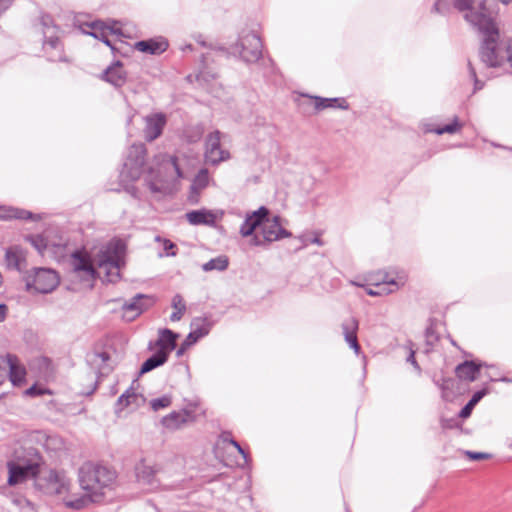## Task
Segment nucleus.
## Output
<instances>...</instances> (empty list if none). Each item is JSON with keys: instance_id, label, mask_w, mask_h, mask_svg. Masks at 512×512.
Instances as JSON below:
<instances>
[{"instance_id": "13", "label": "nucleus", "mask_w": 512, "mask_h": 512, "mask_svg": "<svg viewBox=\"0 0 512 512\" xmlns=\"http://www.w3.org/2000/svg\"><path fill=\"white\" fill-rule=\"evenodd\" d=\"M90 30L84 31L85 34L93 36L96 39L101 40L107 46L113 48L111 44L110 37L115 36L119 37L121 35V30L119 28V23L116 21H112L110 23H105L102 21H95L87 25Z\"/></svg>"}, {"instance_id": "56", "label": "nucleus", "mask_w": 512, "mask_h": 512, "mask_svg": "<svg viewBox=\"0 0 512 512\" xmlns=\"http://www.w3.org/2000/svg\"><path fill=\"white\" fill-rule=\"evenodd\" d=\"M366 292L370 296H374V297L375 296H380V293L376 291L375 287L374 288H367Z\"/></svg>"}, {"instance_id": "26", "label": "nucleus", "mask_w": 512, "mask_h": 512, "mask_svg": "<svg viewBox=\"0 0 512 512\" xmlns=\"http://www.w3.org/2000/svg\"><path fill=\"white\" fill-rule=\"evenodd\" d=\"M167 47L168 43L163 38L139 41L135 44V48L138 51L149 54H160L164 52L167 49Z\"/></svg>"}, {"instance_id": "52", "label": "nucleus", "mask_w": 512, "mask_h": 512, "mask_svg": "<svg viewBox=\"0 0 512 512\" xmlns=\"http://www.w3.org/2000/svg\"><path fill=\"white\" fill-rule=\"evenodd\" d=\"M59 45V41L57 38H50L47 42H45V46H50L51 48H57Z\"/></svg>"}, {"instance_id": "21", "label": "nucleus", "mask_w": 512, "mask_h": 512, "mask_svg": "<svg viewBox=\"0 0 512 512\" xmlns=\"http://www.w3.org/2000/svg\"><path fill=\"white\" fill-rule=\"evenodd\" d=\"M193 330L187 335L182 343L181 349L178 351L180 355L183 350L195 344L200 338L204 337L209 333V326L202 319H194L191 324Z\"/></svg>"}, {"instance_id": "8", "label": "nucleus", "mask_w": 512, "mask_h": 512, "mask_svg": "<svg viewBox=\"0 0 512 512\" xmlns=\"http://www.w3.org/2000/svg\"><path fill=\"white\" fill-rule=\"evenodd\" d=\"M261 235L262 238L255 235L251 239V244L254 246H262L266 242L271 243L283 238H288L291 236V233L282 227L281 218L279 216L272 218L267 216L261 226Z\"/></svg>"}, {"instance_id": "30", "label": "nucleus", "mask_w": 512, "mask_h": 512, "mask_svg": "<svg viewBox=\"0 0 512 512\" xmlns=\"http://www.w3.org/2000/svg\"><path fill=\"white\" fill-rule=\"evenodd\" d=\"M189 414L186 412H172L163 417L162 424L169 430L181 428L188 422Z\"/></svg>"}, {"instance_id": "61", "label": "nucleus", "mask_w": 512, "mask_h": 512, "mask_svg": "<svg viewBox=\"0 0 512 512\" xmlns=\"http://www.w3.org/2000/svg\"><path fill=\"white\" fill-rule=\"evenodd\" d=\"M452 422L453 421H450V422H447V424L444 423V421L442 422V425L443 427H448V428H451L452 427Z\"/></svg>"}, {"instance_id": "37", "label": "nucleus", "mask_w": 512, "mask_h": 512, "mask_svg": "<svg viewBox=\"0 0 512 512\" xmlns=\"http://www.w3.org/2000/svg\"><path fill=\"white\" fill-rule=\"evenodd\" d=\"M460 128H461V125L458 123V119L455 118L453 123H451V124H447V125H444L442 127H438L436 129L427 127L426 131L427 132H434V133H436L438 135H441V134H444V133L453 134V133L457 132L458 130H460Z\"/></svg>"}, {"instance_id": "12", "label": "nucleus", "mask_w": 512, "mask_h": 512, "mask_svg": "<svg viewBox=\"0 0 512 512\" xmlns=\"http://www.w3.org/2000/svg\"><path fill=\"white\" fill-rule=\"evenodd\" d=\"M221 136L219 131H214L207 136L204 157L209 164L218 165L230 158L229 152L221 148Z\"/></svg>"}, {"instance_id": "43", "label": "nucleus", "mask_w": 512, "mask_h": 512, "mask_svg": "<svg viewBox=\"0 0 512 512\" xmlns=\"http://www.w3.org/2000/svg\"><path fill=\"white\" fill-rule=\"evenodd\" d=\"M7 378V365H5V358L0 357V385Z\"/></svg>"}, {"instance_id": "53", "label": "nucleus", "mask_w": 512, "mask_h": 512, "mask_svg": "<svg viewBox=\"0 0 512 512\" xmlns=\"http://www.w3.org/2000/svg\"><path fill=\"white\" fill-rule=\"evenodd\" d=\"M312 243V244H316L318 246H322L323 245V241L320 239V237L318 235H315L313 238H309L307 239V243Z\"/></svg>"}, {"instance_id": "39", "label": "nucleus", "mask_w": 512, "mask_h": 512, "mask_svg": "<svg viewBox=\"0 0 512 512\" xmlns=\"http://www.w3.org/2000/svg\"><path fill=\"white\" fill-rule=\"evenodd\" d=\"M454 385V380L452 379H444L441 383V390H442V398L446 401H449L453 398V394L451 393V390Z\"/></svg>"}, {"instance_id": "33", "label": "nucleus", "mask_w": 512, "mask_h": 512, "mask_svg": "<svg viewBox=\"0 0 512 512\" xmlns=\"http://www.w3.org/2000/svg\"><path fill=\"white\" fill-rule=\"evenodd\" d=\"M168 357L165 356L164 352L157 351L154 355L149 357L140 369V374H145L151 370L163 365L167 361Z\"/></svg>"}, {"instance_id": "25", "label": "nucleus", "mask_w": 512, "mask_h": 512, "mask_svg": "<svg viewBox=\"0 0 512 512\" xmlns=\"http://www.w3.org/2000/svg\"><path fill=\"white\" fill-rule=\"evenodd\" d=\"M178 334L174 333L169 329H162L159 331V338L156 341L157 351L164 352L165 356L168 355L175 349L176 339Z\"/></svg>"}, {"instance_id": "35", "label": "nucleus", "mask_w": 512, "mask_h": 512, "mask_svg": "<svg viewBox=\"0 0 512 512\" xmlns=\"http://www.w3.org/2000/svg\"><path fill=\"white\" fill-rule=\"evenodd\" d=\"M315 107L318 110H322L329 107H338L342 109H346L347 105L345 104L344 99L340 98H321V97H315Z\"/></svg>"}, {"instance_id": "54", "label": "nucleus", "mask_w": 512, "mask_h": 512, "mask_svg": "<svg viewBox=\"0 0 512 512\" xmlns=\"http://www.w3.org/2000/svg\"><path fill=\"white\" fill-rule=\"evenodd\" d=\"M22 512H35V509L29 501H25V505L22 507Z\"/></svg>"}, {"instance_id": "44", "label": "nucleus", "mask_w": 512, "mask_h": 512, "mask_svg": "<svg viewBox=\"0 0 512 512\" xmlns=\"http://www.w3.org/2000/svg\"><path fill=\"white\" fill-rule=\"evenodd\" d=\"M474 407H475V406H474L472 403L468 402V403H467V404H466V405L461 409V411H460V413H459V416H460L461 418H464V419H465V418H468V417L471 415V412H472V410H473V408H474Z\"/></svg>"}, {"instance_id": "1", "label": "nucleus", "mask_w": 512, "mask_h": 512, "mask_svg": "<svg viewBox=\"0 0 512 512\" xmlns=\"http://www.w3.org/2000/svg\"><path fill=\"white\" fill-rule=\"evenodd\" d=\"M124 245L117 241L109 243L93 256L86 250L76 251L70 256L71 278L91 287L98 277L102 281L114 283L120 278V268L124 264Z\"/></svg>"}, {"instance_id": "49", "label": "nucleus", "mask_w": 512, "mask_h": 512, "mask_svg": "<svg viewBox=\"0 0 512 512\" xmlns=\"http://www.w3.org/2000/svg\"><path fill=\"white\" fill-rule=\"evenodd\" d=\"M8 307L5 304H0V323L3 322L7 316Z\"/></svg>"}, {"instance_id": "55", "label": "nucleus", "mask_w": 512, "mask_h": 512, "mask_svg": "<svg viewBox=\"0 0 512 512\" xmlns=\"http://www.w3.org/2000/svg\"><path fill=\"white\" fill-rule=\"evenodd\" d=\"M407 361L409 363H411L415 368L419 369L418 364H417V362L415 360L414 351L410 352V354H409V356L407 358Z\"/></svg>"}, {"instance_id": "62", "label": "nucleus", "mask_w": 512, "mask_h": 512, "mask_svg": "<svg viewBox=\"0 0 512 512\" xmlns=\"http://www.w3.org/2000/svg\"><path fill=\"white\" fill-rule=\"evenodd\" d=\"M230 443L233 445V446H236L237 444H239L237 441L235 440H231Z\"/></svg>"}, {"instance_id": "10", "label": "nucleus", "mask_w": 512, "mask_h": 512, "mask_svg": "<svg viewBox=\"0 0 512 512\" xmlns=\"http://www.w3.org/2000/svg\"><path fill=\"white\" fill-rule=\"evenodd\" d=\"M29 240L43 256H48L56 260H60L65 256L66 240L61 237L56 241L51 239L49 234H45L33 236Z\"/></svg>"}, {"instance_id": "15", "label": "nucleus", "mask_w": 512, "mask_h": 512, "mask_svg": "<svg viewBox=\"0 0 512 512\" xmlns=\"http://www.w3.org/2000/svg\"><path fill=\"white\" fill-rule=\"evenodd\" d=\"M269 211L266 207L261 206L259 209L247 212L244 221L240 225L239 234L243 238L254 237L257 228L261 229L263 220L268 216Z\"/></svg>"}, {"instance_id": "47", "label": "nucleus", "mask_w": 512, "mask_h": 512, "mask_svg": "<svg viewBox=\"0 0 512 512\" xmlns=\"http://www.w3.org/2000/svg\"><path fill=\"white\" fill-rule=\"evenodd\" d=\"M470 75L474 78V84H475V87H474V90H479L482 88V84L480 83V81L477 79V76H476V71L475 69L470 65Z\"/></svg>"}, {"instance_id": "22", "label": "nucleus", "mask_w": 512, "mask_h": 512, "mask_svg": "<svg viewBox=\"0 0 512 512\" xmlns=\"http://www.w3.org/2000/svg\"><path fill=\"white\" fill-rule=\"evenodd\" d=\"M210 176L207 169H201L192 181L188 200L191 204H197L201 192L209 185Z\"/></svg>"}, {"instance_id": "27", "label": "nucleus", "mask_w": 512, "mask_h": 512, "mask_svg": "<svg viewBox=\"0 0 512 512\" xmlns=\"http://www.w3.org/2000/svg\"><path fill=\"white\" fill-rule=\"evenodd\" d=\"M481 364L474 361H465L456 367V374L459 379L473 382L478 378Z\"/></svg>"}, {"instance_id": "45", "label": "nucleus", "mask_w": 512, "mask_h": 512, "mask_svg": "<svg viewBox=\"0 0 512 512\" xmlns=\"http://www.w3.org/2000/svg\"><path fill=\"white\" fill-rule=\"evenodd\" d=\"M486 395V390H480L473 394L472 398L469 400L474 406Z\"/></svg>"}, {"instance_id": "18", "label": "nucleus", "mask_w": 512, "mask_h": 512, "mask_svg": "<svg viewBox=\"0 0 512 512\" xmlns=\"http://www.w3.org/2000/svg\"><path fill=\"white\" fill-rule=\"evenodd\" d=\"M167 119L163 113H153L144 118L145 126L143 128L144 138L147 141L157 139L166 125Z\"/></svg>"}, {"instance_id": "6", "label": "nucleus", "mask_w": 512, "mask_h": 512, "mask_svg": "<svg viewBox=\"0 0 512 512\" xmlns=\"http://www.w3.org/2000/svg\"><path fill=\"white\" fill-rule=\"evenodd\" d=\"M231 53L245 62H256L262 55L261 39L254 32L242 33L238 42L232 46Z\"/></svg>"}, {"instance_id": "14", "label": "nucleus", "mask_w": 512, "mask_h": 512, "mask_svg": "<svg viewBox=\"0 0 512 512\" xmlns=\"http://www.w3.org/2000/svg\"><path fill=\"white\" fill-rule=\"evenodd\" d=\"M383 275L379 281H371V286H374L380 296L392 294L403 287L407 280L408 275L404 271L396 272L395 276L391 277L389 273H381Z\"/></svg>"}, {"instance_id": "31", "label": "nucleus", "mask_w": 512, "mask_h": 512, "mask_svg": "<svg viewBox=\"0 0 512 512\" xmlns=\"http://www.w3.org/2000/svg\"><path fill=\"white\" fill-rule=\"evenodd\" d=\"M141 399L142 396L136 393L132 388L126 390L117 400L116 412L118 413L130 405H138Z\"/></svg>"}, {"instance_id": "50", "label": "nucleus", "mask_w": 512, "mask_h": 512, "mask_svg": "<svg viewBox=\"0 0 512 512\" xmlns=\"http://www.w3.org/2000/svg\"><path fill=\"white\" fill-rule=\"evenodd\" d=\"M196 78L199 82H208V73L205 71H200Z\"/></svg>"}, {"instance_id": "16", "label": "nucleus", "mask_w": 512, "mask_h": 512, "mask_svg": "<svg viewBox=\"0 0 512 512\" xmlns=\"http://www.w3.org/2000/svg\"><path fill=\"white\" fill-rule=\"evenodd\" d=\"M224 216L222 209H206L193 210L186 213V219L191 225H207L215 226L216 222Z\"/></svg>"}, {"instance_id": "38", "label": "nucleus", "mask_w": 512, "mask_h": 512, "mask_svg": "<svg viewBox=\"0 0 512 512\" xmlns=\"http://www.w3.org/2000/svg\"><path fill=\"white\" fill-rule=\"evenodd\" d=\"M171 403L172 399L168 395H164L162 397L155 398L150 401L151 408L154 411H159L161 409L167 408L171 405Z\"/></svg>"}, {"instance_id": "59", "label": "nucleus", "mask_w": 512, "mask_h": 512, "mask_svg": "<svg viewBox=\"0 0 512 512\" xmlns=\"http://www.w3.org/2000/svg\"><path fill=\"white\" fill-rule=\"evenodd\" d=\"M26 392L29 395H35V394L39 393L36 387H31Z\"/></svg>"}, {"instance_id": "2", "label": "nucleus", "mask_w": 512, "mask_h": 512, "mask_svg": "<svg viewBox=\"0 0 512 512\" xmlns=\"http://www.w3.org/2000/svg\"><path fill=\"white\" fill-rule=\"evenodd\" d=\"M481 12H465L463 17L482 36L481 61L487 67L512 68V41L500 34L494 18L495 11L478 3Z\"/></svg>"}, {"instance_id": "46", "label": "nucleus", "mask_w": 512, "mask_h": 512, "mask_svg": "<svg viewBox=\"0 0 512 512\" xmlns=\"http://www.w3.org/2000/svg\"><path fill=\"white\" fill-rule=\"evenodd\" d=\"M201 135H202V130L197 127L194 129L192 136L187 135V139L189 142H196L200 139Z\"/></svg>"}, {"instance_id": "51", "label": "nucleus", "mask_w": 512, "mask_h": 512, "mask_svg": "<svg viewBox=\"0 0 512 512\" xmlns=\"http://www.w3.org/2000/svg\"><path fill=\"white\" fill-rule=\"evenodd\" d=\"M381 273H385L384 271H379L375 274H372L369 278H368V282H369V285H371V281H379L381 279V277L383 275H381Z\"/></svg>"}, {"instance_id": "32", "label": "nucleus", "mask_w": 512, "mask_h": 512, "mask_svg": "<svg viewBox=\"0 0 512 512\" xmlns=\"http://www.w3.org/2000/svg\"><path fill=\"white\" fill-rule=\"evenodd\" d=\"M32 213L14 208L9 206H0V219L1 220H12V219H32Z\"/></svg>"}, {"instance_id": "57", "label": "nucleus", "mask_w": 512, "mask_h": 512, "mask_svg": "<svg viewBox=\"0 0 512 512\" xmlns=\"http://www.w3.org/2000/svg\"><path fill=\"white\" fill-rule=\"evenodd\" d=\"M237 451L246 459V454H245V451L243 450V448L240 446V444H237L236 446H234Z\"/></svg>"}, {"instance_id": "34", "label": "nucleus", "mask_w": 512, "mask_h": 512, "mask_svg": "<svg viewBox=\"0 0 512 512\" xmlns=\"http://www.w3.org/2000/svg\"><path fill=\"white\" fill-rule=\"evenodd\" d=\"M229 265V260L226 256H218L209 260L202 265V270L205 272L210 271H224Z\"/></svg>"}, {"instance_id": "23", "label": "nucleus", "mask_w": 512, "mask_h": 512, "mask_svg": "<svg viewBox=\"0 0 512 512\" xmlns=\"http://www.w3.org/2000/svg\"><path fill=\"white\" fill-rule=\"evenodd\" d=\"M5 262L9 269L21 272L26 268V252L18 246L10 247L6 250Z\"/></svg>"}, {"instance_id": "36", "label": "nucleus", "mask_w": 512, "mask_h": 512, "mask_svg": "<svg viewBox=\"0 0 512 512\" xmlns=\"http://www.w3.org/2000/svg\"><path fill=\"white\" fill-rule=\"evenodd\" d=\"M171 304L174 309V312L171 314L170 319L173 322L179 321L183 317V315L186 311L185 301L181 295L176 294L172 298Z\"/></svg>"}, {"instance_id": "41", "label": "nucleus", "mask_w": 512, "mask_h": 512, "mask_svg": "<svg viewBox=\"0 0 512 512\" xmlns=\"http://www.w3.org/2000/svg\"><path fill=\"white\" fill-rule=\"evenodd\" d=\"M155 240L162 242L163 249L166 251V256H175L176 255V252L174 250L176 245L173 242H171L170 240H167V239H161L159 236H157L155 238Z\"/></svg>"}, {"instance_id": "11", "label": "nucleus", "mask_w": 512, "mask_h": 512, "mask_svg": "<svg viewBox=\"0 0 512 512\" xmlns=\"http://www.w3.org/2000/svg\"><path fill=\"white\" fill-rule=\"evenodd\" d=\"M145 153L146 150L143 144H133L128 150L122 174L132 180L138 179L144 172Z\"/></svg>"}, {"instance_id": "4", "label": "nucleus", "mask_w": 512, "mask_h": 512, "mask_svg": "<svg viewBox=\"0 0 512 512\" xmlns=\"http://www.w3.org/2000/svg\"><path fill=\"white\" fill-rule=\"evenodd\" d=\"M41 456L34 448L17 450L14 457L7 463L8 484H22L29 478H34L39 472Z\"/></svg>"}, {"instance_id": "20", "label": "nucleus", "mask_w": 512, "mask_h": 512, "mask_svg": "<svg viewBox=\"0 0 512 512\" xmlns=\"http://www.w3.org/2000/svg\"><path fill=\"white\" fill-rule=\"evenodd\" d=\"M31 440L41 444L46 450L49 451H60L65 448L64 440L54 434H46L41 431H35L31 434Z\"/></svg>"}, {"instance_id": "24", "label": "nucleus", "mask_w": 512, "mask_h": 512, "mask_svg": "<svg viewBox=\"0 0 512 512\" xmlns=\"http://www.w3.org/2000/svg\"><path fill=\"white\" fill-rule=\"evenodd\" d=\"M5 365H7V377L9 376L12 384L20 385L25 378L26 372L24 367L19 363L18 358L13 355H7Z\"/></svg>"}, {"instance_id": "3", "label": "nucleus", "mask_w": 512, "mask_h": 512, "mask_svg": "<svg viewBox=\"0 0 512 512\" xmlns=\"http://www.w3.org/2000/svg\"><path fill=\"white\" fill-rule=\"evenodd\" d=\"M115 478V472L105 466L93 463L83 464L79 470V483L85 494L80 497L72 494L65 496L63 498L65 505L79 510L90 502L100 501L105 490L113 485Z\"/></svg>"}, {"instance_id": "40", "label": "nucleus", "mask_w": 512, "mask_h": 512, "mask_svg": "<svg viewBox=\"0 0 512 512\" xmlns=\"http://www.w3.org/2000/svg\"><path fill=\"white\" fill-rule=\"evenodd\" d=\"M109 354L106 353V352H100V353H96L94 354L93 356V359L91 360L92 363L94 365H97L99 366V369H101L102 371L105 370V363L109 360Z\"/></svg>"}, {"instance_id": "48", "label": "nucleus", "mask_w": 512, "mask_h": 512, "mask_svg": "<svg viewBox=\"0 0 512 512\" xmlns=\"http://www.w3.org/2000/svg\"><path fill=\"white\" fill-rule=\"evenodd\" d=\"M12 2L13 0H0V15L11 6Z\"/></svg>"}, {"instance_id": "42", "label": "nucleus", "mask_w": 512, "mask_h": 512, "mask_svg": "<svg viewBox=\"0 0 512 512\" xmlns=\"http://www.w3.org/2000/svg\"><path fill=\"white\" fill-rule=\"evenodd\" d=\"M465 455L470 459V460H473V461H481V460H486V459H489L491 457L490 454L488 453H483V452H473V451H465Z\"/></svg>"}, {"instance_id": "60", "label": "nucleus", "mask_w": 512, "mask_h": 512, "mask_svg": "<svg viewBox=\"0 0 512 512\" xmlns=\"http://www.w3.org/2000/svg\"><path fill=\"white\" fill-rule=\"evenodd\" d=\"M150 188H151V190H152V191H158V190H159V187H158V186H156V184H155V183H151V184H150Z\"/></svg>"}, {"instance_id": "7", "label": "nucleus", "mask_w": 512, "mask_h": 512, "mask_svg": "<svg viewBox=\"0 0 512 512\" xmlns=\"http://www.w3.org/2000/svg\"><path fill=\"white\" fill-rule=\"evenodd\" d=\"M28 291L47 294L52 292L59 284V277L52 269L36 268L25 277Z\"/></svg>"}, {"instance_id": "5", "label": "nucleus", "mask_w": 512, "mask_h": 512, "mask_svg": "<svg viewBox=\"0 0 512 512\" xmlns=\"http://www.w3.org/2000/svg\"><path fill=\"white\" fill-rule=\"evenodd\" d=\"M35 486L45 494L64 495L70 490V481L64 473L52 469L41 468L35 476Z\"/></svg>"}, {"instance_id": "29", "label": "nucleus", "mask_w": 512, "mask_h": 512, "mask_svg": "<svg viewBox=\"0 0 512 512\" xmlns=\"http://www.w3.org/2000/svg\"><path fill=\"white\" fill-rule=\"evenodd\" d=\"M144 299H147L145 295L138 294L129 303L124 304L123 309L128 320H133L146 308L142 302Z\"/></svg>"}, {"instance_id": "58", "label": "nucleus", "mask_w": 512, "mask_h": 512, "mask_svg": "<svg viewBox=\"0 0 512 512\" xmlns=\"http://www.w3.org/2000/svg\"><path fill=\"white\" fill-rule=\"evenodd\" d=\"M237 451L246 459V454H245V451L243 450V448L240 446V444H237L236 446H234Z\"/></svg>"}, {"instance_id": "9", "label": "nucleus", "mask_w": 512, "mask_h": 512, "mask_svg": "<svg viewBox=\"0 0 512 512\" xmlns=\"http://www.w3.org/2000/svg\"><path fill=\"white\" fill-rule=\"evenodd\" d=\"M157 163V170L150 168L149 173L151 175H155V179L160 182H166L174 178H183L186 175L178 157L161 155L158 158Z\"/></svg>"}, {"instance_id": "19", "label": "nucleus", "mask_w": 512, "mask_h": 512, "mask_svg": "<svg viewBox=\"0 0 512 512\" xmlns=\"http://www.w3.org/2000/svg\"><path fill=\"white\" fill-rule=\"evenodd\" d=\"M359 322L355 317H350L343 321L341 327L345 341L356 355L360 353V345L357 340Z\"/></svg>"}, {"instance_id": "17", "label": "nucleus", "mask_w": 512, "mask_h": 512, "mask_svg": "<svg viewBox=\"0 0 512 512\" xmlns=\"http://www.w3.org/2000/svg\"><path fill=\"white\" fill-rule=\"evenodd\" d=\"M156 473L157 470L153 466L148 465L144 460H141L135 466L137 482L148 491H153L159 487Z\"/></svg>"}, {"instance_id": "28", "label": "nucleus", "mask_w": 512, "mask_h": 512, "mask_svg": "<svg viewBox=\"0 0 512 512\" xmlns=\"http://www.w3.org/2000/svg\"><path fill=\"white\" fill-rule=\"evenodd\" d=\"M104 79L116 87H120L125 83L126 74L119 62L108 67L104 72Z\"/></svg>"}]
</instances>
